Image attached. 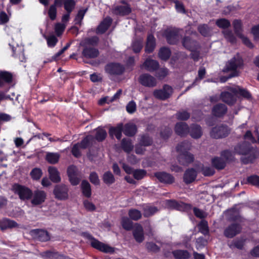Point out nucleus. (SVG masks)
<instances>
[{"label":"nucleus","mask_w":259,"mask_h":259,"mask_svg":"<svg viewBox=\"0 0 259 259\" xmlns=\"http://www.w3.org/2000/svg\"><path fill=\"white\" fill-rule=\"evenodd\" d=\"M234 152L238 155H247L240 158V161L244 164L253 163L257 157L256 150L249 142L246 141L238 143L234 148Z\"/></svg>","instance_id":"nucleus-1"},{"label":"nucleus","mask_w":259,"mask_h":259,"mask_svg":"<svg viewBox=\"0 0 259 259\" xmlns=\"http://www.w3.org/2000/svg\"><path fill=\"white\" fill-rule=\"evenodd\" d=\"M243 64L244 62L242 58L239 55H237L226 63L225 67L223 69V72L232 71V73L229 75V77L237 76L238 72L237 69L242 67Z\"/></svg>","instance_id":"nucleus-2"},{"label":"nucleus","mask_w":259,"mask_h":259,"mask_svg":"<svg viewBox=\"0 0 259 259\" xmlns=\"http://www.w3.org/2000/svg\"><path fill=\"white\" fill-rule=\"evenodd\" d=\"M82 235L85 238L91 240V246L101 252L104 253H113L114 252V248L109 245L105 244L93 237L90 233L84 232L82 233Z\"/></svg>","instance_id":"nucleus-3"},{"label":"nucleus","mask_w":259,"mask_h":259,"mask_svg":"<svg viewBox=\"0 0 259 259\" xmlns=\"http://www.w3.org/2000/svg\"><path fill=\"white\" fill-rule=\"evenodd\" d=\"M12 190L15 194L18 195L20 199L23 201L29 200L33 196V192L30 188L19 184H14Z\"/></svg>","instance_id":"nucleus-4"},{"label":"nucleus","mask_w":259,"mask_h":259,"mask_svg":"<svg viewBox=\"0 0 259 259\" xmlns=\"http://www.w3.org/2000/svg\"><path fill=\"white\" fill-rule=\"evenodd\" d=\"M230 133V129L226 124H220L213 127L210 131V137L215 139L227 137Z\"/></svg>","instance_id":"nucleus-5"},{"label":"nucleus","mask_w":259,"mask_h":259,"mask_svg":"<svg viewBox=\"0 0 259 259\" xmlns=\"http://www.w3.org/2000/svg\"><path fill=\"white\" fill-rule=\"evenodd\" d=\"M13 80L14 76L12 72L6 70H0V89L8 92L13 86Z\"/></svg>","instance_id":"nucleus-6"},{"label":"nucleus","mask_w":259,"mask_h":259,"mask_svg":"<svg viewBox=\"0 0 259 259\" xmlns=\"http://www.w3.org/2000/svg\"><path fill=\"white\" fill-rule=\"evenodd\" d=\"M180 29L176 27H169L165 29L163 36L167 44L170 45H177L179 39Z\"/></svg>","instance_id":"nucleus-7"},{"label":"nucleus","mask_w":259,"mask_h":259,"mask_svg":"<svg viewBox=\"0 0 259 259\" xmlns=\"http://www.w3.org/2000/svg\"><path fill=\"white\" fill-rule=\"evenodd\" d=\"M105 72L111 76L122 75L125 71L123 65L117 62H110L105 66Z\"/></svg>","instance_id":"nucleus-8"},{"label":"nucleus","mask_w":259,"mask_h":259,"mask_svg":"<svg viewBox=\"0 0 259 259\" xmlns=\"http://www.w3.org/2000/svg\"><path fill=\"white\" fill-rule=\"evenodd\" d=\"M173 93L172 87L168 84H164L161 89H156L153 92V96L157 99L165 101L170 97Z\"/></svg>","instance_id":"nucleus-9"},{"label":"nucleus","mask_w":259,"mask_h":259,"mask_svg":"<svg viewBox=\"0 0 259 259\" xmlns=\"http://www.w3.org/2000/svg\"><path fill=\"white\" fill-rule=\"evenodd\" d=\"M165 204L168 208L186 212L191 210L192 207L190 204L179 202L174 199L166 200Z\"/></svg>","instance_id":"nucleus-10"},{"label":"nucleus","mask_w":259,"mask_h":259,"mask_svg":"<svg viewBox=\"0 0 259 259\" xmlns=\"http://www.w3.org/2000/svg\"><path fill=\"white\" fill-rule=\"evenodd\" d=\"M242 229V225L240 224L232 223L224 229L223 234L227 238H233L240 234Z\"/></svg>","instance_id":"nucleus-11"},{"label":"nucleus","mask_w":259,"mask_h":259,"mask_svg":"<svg viewBox=\"0 0 259 259\" xmlns=\"http://www.w3.org/2000/svg\"><path fill=\"white\" fill-rule=\"evenodd\" d=\"M69 189L68 186L64 184H59L55 186L53 194L55 198L59 200H65L68 198Z\"/></svg>","instance_id":"nucleus-12"},{"label":"nucleus","mask_w":259,"mask_h":259,"mask_svg":"<svg viewBox=\"0 0 259 259\" xmlns=\"http://www.w3.org/2000/svg\"><path fill=\"white\" fill-rule=\"evenodd\" d=\"M139 82L143 86L154 88L157 85L156 79L149 73H143L138 78Z\"/></svg>","instance_id":"nucleus-13"},{"label":"nucleus","mask_w":259,"mask_h":259,"mask_svg":"<svg viewBox=\"0 0 259 259\" xmlns=\"http://www.w3.org/2000/svg\"><path fill=\"white\" fill-rule=\"evenodd\" d=\"M154 176L160 183L165 185L172 184L175 181V178L171 174L164 171L155 172Z\"/></svg>","instance_id":"nucleus-14"},{"label":"nucleus","mask_w":259,"mask_h":259,"mask_svg":"<svg viewBox=\"0 0 259 259\" xmlns=\"http://www.w3.org/2000/svg\"><path fill=\"white\" fill-rule=\"evenodd\" d=\"M31 204L37 206L42 204L47 199V193L43 190H36L33 193Z\"/></svg>","instance_id":"nucleus-15"},{"label":"nucleus","mask_w":259,"mask_h":259,"mask_svg":"<svg viewBox=\"0 0 259 259\" xmlns=\"http://www.w3.org/2000/svg\"><path fill=\"white\" fill-rule=\"evenodd\" d=\"M31 235L37 240L46 242L50 239L48 232L43 229H36L30 231Z\"/></svg>","instance_id":"nucleus-16"},{"label":"nucleus","mask_w":259,"mask_h":259,"mask_svg":"<svg viewBox=\"0 0 259 259\" xmlns=\"http://www.w3.org/2000/svg\"><path fill=\"white\" fill-rule=\"evenodd\" d=\"M83 47L82 51V56L87 59H94L99 55L98 49L84 45H81Z\"/></svg>","instance_id":"nucleus-17"},{"label":"nucleus","mask_w":259,"mask_h":259,"mask_svg":"<svg viewBox=\"0 0 259 259\" xmlns=\"http://www.w3.org/2000/svg\"><path fill=\"white\" fill-rule=\"evenodd\" d=\"M194 156L190 152L179 153L177 159L179 163L184 166H187L194 161Z\"/></svg>","instance_id":"nucleus-18"},{"label":"nucleus","mask_w":259,"mask_h":259,"mask_svg":"<svg viewBox=\"0 0 259 259\" xmlns=\"http://www.w3.org/2000/svg\"><path fill=\"white\" fill-rule=\"evenodd\" d=\"M197 176V172L194 168L187 169L183 175V182L187 185L195 181Z\"/></svg>","instance_id":"nucleus-19"},{"label":"nucleus","mask_w":259,"mask_h":259,"mask_svg":"<svg viewBox=\"0 0 259 259\" xmlns=\"http://www.w3.org/2000/svg\"><path fill=\"white\" fill-rule=\"evenodd\" d=\"M190 128L186 122H177L175 126V132L176 134L181 137H186L189 133Z\"/></svg>","instance_id":"nucleus-20"},{"label":"nucleus","mask_w":259,"mask_h":259,"mask_svg":"<svg viewBox=\"0 0 259 259\" xmlns=\"http://www.w3.org/2000/svg\"><path fill=\"white\" fill-rule=\"evenodd\" d=\"M113 20L110 16H107L100 22L96 29L98 34H103L106 32L112 24Z\"/></svg>","instance_id":"nucleus-21"},{"label":"nucleus","mask_w":259,"mask_h":259,"mask_svg":"<svg viewBox=\"0 0 259 259\" xmlns=\"http://www.w3.org/2000/svg\"><path fill=\"white\" fill-rule=\"evenodd\" d=\"M227 107L224 104L218 103L214 105L211 110V114L216 117H223L227 112Z\"/></svg>","instance_id":"nucleus-22"},{"label":"nucleus","mask_w":259,"mask_h":259,"mask_svg":"<svg viewBox=\"0 0 259 259\" xmlns=\"http://www.w3.org/2000/svg\"><path fill=\"white\" fill-rule=\"evenodd\" d=\"M182 43L183 47L189 51L193 49H198L200 48L198 41L193 39L189 36H184L182 40Z\"/></svg>","instance_id":"nucleus-23"},{"label":"nucleus","mask_w":259,"mask_h":259,"mask_svg":"<svg viewBox=\"0 0 259 259\" xmlns=\"http://www.w3.org/2000/svg\"><path fill=\"white\" fill-rule=\"evenodd\" d=\"M65 0H55L54 4L50 6L48 10V15L51 20H54L57 17V7H61Z\"/></svg>","instance_id":"nucleus-24"},{"label":"nucleus","mask_w":259,"mask_h":259,"mask_svg":"<svg viewBox=\"0 0 259 259\" xmlns=\"http://www.w3.org/2000/svg\"><path fill=\"white\" fill-rule=\"evenodd\" d=\"M144 68L149 71L153 72L157 70L159 68V62L151 58H147L143 64Z\"/></svg>","instance_id":"nucleus-25"},{"label":"nucleus","mask_w":259,"mask_h":259,"mask_svg":"<svg viewBox=\"0 0 259 259\" xmlns=\"http://www.w3.org/2000/svg\"><path fill=\"white\" fill-rule=\"evenodd\" d=\"M131 7L118 5L115 7L112 10L113 13L117 16H125L132 13Z\"/></svg>","instance_id":"nucleus-26"},{"label":"nucleus","mask_w":259,"mask_h":259,"mask_svg":"<svg viewBox=\"0 0 259 259\" xmlns=\"http://www.w3.org/2000/svg\"><path fill=\"white\" fill-rule=\"evenodd\" d=\"M123 130V124L118 123L116 126H111L109 130V134L111 138L115 136L116 138L119 140L122 137V132Z\"/></svg>","instance_id":"nucleus-27"},{"label":"nucleus","mask_w":259,"mask_h":259,"mask_svg":"<svg viewBox=\"0 0 259 259\" xmlns=\"http://www.w3.org/2000/svg\"><path fill=\"white\" fill-rule=\"evenodd\" d=\"M156 47V39L152 34H148L145 47V52L147 54L152 53Z\"/></svg>","instance_id":"nucleus-28"},{"label":"nucleus","mask_w":259,"mask_h":259,"mask_svg":"<svg viewBox=\"0 0 259 259\" xmlns=\"http://www.w3.org/2000/svg\"><path fill=\"white\" fill-rule=\"evenodd\" d=\"M137 125L133 123H127L123 125V134L129 137H134L137 133Z\"/></svg>","instance_id":"nucleus-29"},{"label":"nucleus","mask_w":259,"mask_h":259,"mask_svg":"<svg viewBox=\"0 0 259 259\" xmlns=\"http://www.w3.org/2000/svg\"><path fill=\"white\" fill-rule=\"evenodd\" d=\"M136 225L135 229L133 230V235L136 242L141 243L144 240L143 228L141 225L139 224Z\"/></svg>","instance_id":"nucleus-30"},{"label":"nucleus","mask_w":259,"mask_h":259,"mask_svg":"<svg viewBox=\"0 0 259 259\" xmlns=\"http://www.w3.org/2000/svg\"><path fill=\"white\" fill-rule=\"evenodd\" d=\"M189 133L191 137L194 139H199L202 135V128L200 125L197 124H193L191 125Z\"/></svg>","instance_id":"nucleus-31"},{"label":"nucleus","mask_w":259,"mask_h":259,"mask_svg":"<svg viewBox=\"0 0 259 259\" xmlns=\"http://www.w3.org/2000/svg\"><path fill=\"white\" fill-rule=\"evenodd\" d=\"M120 146L124 152L130 153L134 149L132 140L128 138H123L120 143Z\"/></svg>","instance_id":"nucleus-32"},{"label":"nucleus","mask_w":259,"mask_h":259,"mask_svg":"<svg viewBox=\"0 0 259 259\" xmlns=\"http://www.w3.org/2000/svg\"><path fill=\"white\" fill-rule=\"evenodd\" d=\"M221 96L222 101L229 105H233L236 102V98L235 95L228 92L222 93Z\"/></svg>","instance_id":"nucleus-33"},{"label":"nucleus","mask_w":259,"mask_h":259,"mask_svg":"<svg viewBox=\"0 0 259 259\" xmlns=\"http://www.w3.org/2000/svg\"><path fill=\"white\" fill-rule=\"evenodd\" d=\"M80 188L83 196L87 198H90L92 195L91 186L89 182L85 180L82 181Z\"/></svg>","instance_id":"nucleus-34"},{"label":"nucleus","mask_w":259,"mask_h":259,"mask_svg":"<svg viewBox=\"0 0 259 259\" xmlns=\"http://www.w3.org/2000/svg\"><path fill=\"white\" fill-rule=\"evenodd\" d=\"M49 178L54 183H59L61 181V178L57 169L55 167H49L48 168Z\"/></svg>","instance_id":"nucleus-35"},{"label":"nucleus","mask_w":259,"mask_h":259,"mask_svg":"<svg viewBox=\"0 0 259 259\" xmlns=\"http://www.w3.org/2000/svg\"><path fill=\"white\" fill-rule=\"evenodd\" d=\"M138 142L144 145V147H149L152 145L153 140L152 137L150 136L148 134H144L140 136Z\"/></svg>","instance_id":"nucleus-36"},{"label":"nucleus","mask_w":259,"mask_h":259,"mask_svg":"<svg viewBox=\"0 0 259 259\" xmlns=\"http://www.w3.org/2000/svg\"><path fill=\"white\" fill-rule=\"evenodd\" d=\"M172 254L176 259H189L191 257V254L187 250H175L172 251Z\"/></svg>","instance_id":"nucleus-37"},{"label":"nucleus","mask_w":259,"mask_h":259,"mask_svg":"<svg viewBox=\"0 0 259 259\" xmlns=\"http://www.w3.org/2000/svg\"><path fill=\"white\" fill-rule=\"evenodd\" d=\"M171 54V52L169 48L163 47L160 48L158 55L159 58L163 61H167L169 59Z\"/></svg>","instance_id":"nucleus-38"},{"label":"nucleus","mask_w":259,"mask_h":259,"mask_svg":"<svg viewBox=\"0 0 259 259\" xmlns=\"http://www.w3.org/2000/svg\"><path fill=\"white\" fill-rule=\"evenodd\" d=\"M191 147V144L188 141H184L179 144L176 147V150L179 153L189 152Z\"/></svg>","instance_id":"nucleus-39"},{"label":"nucleus","mask_w":259,"mask_h":259,"mask_svg":"<svg viewBox=\"0 0 259 259\" xmlns=\"http://www.w3.org/2000/svg\"><path fill=\"white\" fill-rule=\"evenodd\" d=\"M212 165L218 170L223 169L226 165V161L222 158L219 157H214L211 159Z\"/></svg>","instance_id":"nucleus-40"},{"label":"nucleus","mask_w":259,"mask_h":259,"mask_svg":"<svg viewBox=\"0 0 259 259\" xmlns=\"http://www.w3.org/2000/svg\"><path fill=\"white\" fill-rule=\"evenodd\" d=\"M102 179L104 183L107 185L110 186L115 182V179L114 175L110 171H107L103 175Z\"/></svg>","instance_id":"nucleus-41"},{"label":"nucleus","mask_w":259,"mask_h":259,"mask_svg":"<svg viewBox=\"0 0 259 259\" xmlns=\"http://www.w3.org/2000/svg\"><path fill=\"white\" fill-rule=\"evenodd\" d=\"M60 158V155L57 153L48 152L46 155V161L52 164L58 163Z\"/></svg>","instance_id":"nucleus-42"},{"label":"nucleus","mask_w":259,"mask_h":259,"mask_svg":"<svg viewBox=\"0 0 259 259\" xmlns=\"http://www.w3.org/2000/svg\"><path fill=\"white\" fill-rule=\"evenodd\" d=\"M199 172H201L205 177H210L213 176L215 173L213 168L210 166H205L202 164L199 167Z\"/></svg>","instance_id":"nucleus-43"},{"label":"nucleus","mask_w":259,"mask_h":259,"mask_svg":"<svg viewBox=\"0 0 259 259\" xmlns=\"http://www.w3.org/2000/svg\"><path fill=\"white\" fill-rule=\"evenodd\" d=\"M234 93L248 100L252 99L251 93L246 89L238 87V89L235 90Z\"/></svg>","instance_id":"nucleus-44"},{"label":"nucleus","mask_w":259,"mask_h":259,"mask_svg":"<svg viewBox=\"0 0 259 259\" xmlns=\"http://www.w3.org/2000/svg\"><path fill=\"white\" fill-rule=\"evenodd\" d=\"M121 224L122 228L126 231H131L133 228V222L130 218L122 217L121 220Z\"/></svg>","instance_id":"nucleus-45"},{"label":"nucleus","mask_w":259,"mask_h":259,"mask_svg":"<svg viewBox=\"0 0 259 259\" xmlns=\"http://www.w3.org/2000/svg\"><path fill=\"white\" fill-rule=\"evenodd\" d=\"M128 214L131 220L137 221L141 219L142 217L141 212L136 208H132L128 210Z\"/></svg>","instance_id":"nucleus-46"},{"label":"nucleus","mask_w":259,"mask_h":259,"mask_svg":"<svg viewBox=\"0 0 259 259\" xmlns=\"http://www.w3.org/2000/svg\"><path fill=\"white\" fill-rule=\"evenodd\" d=\"M93 141L94 137L93 136H87L79 143V147L81 149H85L92 144Z\"/></svg>","instance_id":"nucleus-47"},{"label":"nucleus","mask_w":259,"mask_h":259,"mask_svg":"<svg viewBox=\"0 0 259 259\" xmlns=\"http://www.w3.org/2000/svg\"><path fill=\"white\" fill-rule=\"evenodd\" d=\"M107 137V132L103 128L98 127L96 129V133L95 136V139L98 142L103 141Z\"/></svg>","instance_id":"nucleus-48"},{"label":"nucleus","mask_w":259,"mask_h":259,"mask_svg":"<svg viewBox=\"0 0 259 259\" xmlns=\"http://www.w3.org/2000/svg\"><path fill=\"white\" fill-rule=\"evenodd\" d=\"M172 133V131L170 127L169 126H165L161 129L159 135L161 139L164 140H166L170 137Z\"/></svg>","instance_id":"nucleus-49"},{"label":"nucleus","mask_w":259,"mask_h":259,"mask_svg":"<svg viewBox=\"0 0 259 259\" xmlns=\"http://www.w3.org/2000/svg\"><path fill=\"white\" fill-rule=\"evenodd\" d=\"M157 211V207L147 206L143 208V215L145 218H149L153 215Z\"/></svg>","instance_id":"nucleus-50"},{"label":"nucleus","mask_w":259,"mask_h":259,"mask_svg":"<svg viewBox=\"0 0 259 259\" xmlns=\"http://www.w3.org/2000/svg\"><path fill=\"white\" fill-rule=\"evenodd\" d=\"M233 28L237 36L242 35V23L240 20L235 19L233 22Z\"/></svg>","instance_id":"nucleus-51"},{"label":"nucleus","mask_w":259,"mask_h":259,"mask_svg":"<svg viewBox=\"0 0 259 259\" xmlns=\"http://www.w3.org/2000/svg\"><path fill=\"white\" fill-rule=\"evenodd\" d=\"M147 171L144 169H136L133 174L134 178L138 181L141 180L147 176Z\"/></svg>","instance_id":"nucleus-52"},{"label":"nucleus","mask_w":259,"mask_h":259,"mask_svg":"<svg viewBox=\"0 0 259 259\" xmlns=\"http://www.w3.org/2000/svg\"><path fill=\"white\" fill-rule=\"evenodd\" d=\"M198 228L200 232L204 235H207L209 233V228L208 226V222L204 220H201L199 223Z\"/></svg>","instance_id":"nucleus-53"},{"label":"nucleus","mask_w":259,"mask_h":259,"mask_svg":"<svg viewBox=\"0 0 259 259\" xmlns=\"http://www.w3.org/2000/svg\"><path fill=\"white\" fill-rule=\"evenodd\" d=\"M216 25L220 28L226 29L231 26L229 20L225 18L218 19L215 22Z\"/></svg>","instance_id":"nucleus-54"},{"label":"nucleus","mask_w":259,"mask_h":259,"mask_svg":"<svg viewBox=\"0 0 259 259\" xmlns=\"http://www.w3.org/2000/svg\"><path fill=\"white\" fill-rule=\"evenodd\" d=\"M99 41V37L97 36H94L91 37L85 38L84 42L80 44L81 45H84L85 46L91 45L93 46H97Z\"/></svg>","instance_id":"nucleus-55"},{"label":"nucleus","mask_w":259,"mask_h":259,"mask_svg":"<svg viewBox=\"0 0 259 259\" xmlns=\"http://www.w3.org/2000/svg\"><path fill=\"white\" fill-rule=\"evenodd\" d=\"M245 184L259 187V176L254 175L248 177Z\"/></svg>","instance_id":"nucleus-56"},{"label":"nucleus","mask_w":259,"mask_h":259,"mask_svg":"<svg viewBox=\"0 0 259 259\" xmlns=\"http://www.w3.org/2000/svg\"><path fill=\"white\" fill-rule=\"evenodd\" d=\"M42 175V172L41 169L37 167L33 168L30 173L32 179L36 181L39 180L41 177Z\"/></svg>","instance_id":"nucleus-57"},{"label":"nucleus","mask_w":259,"mask_h":259,"mask_svg":"<svg viewBox=\"0 0 259 259\" xmlns=\"http://www.w3.org/2000/svg\"><path fill=\"white\" fill-rule=\"evenodd\" d=\"M76 3L74 0H65L64 2V8L66 12L71 13L75 7Z\"/></svg>","instance_id":"nucleus-58"},{"label":"nucleus","mask_w":259,"mask_h":259,"mask_svg":"<svg viewBox=\"0 0 259 259\" xmlns=\"http://www.w3.org/2000/svg\"><path fill=\"white\" fill-rule=\"evenodd\" d=\"M197 30L198 32L204 37H207L209 35L210 30L207 24H200L198 26Z\"/></svg>","instance_id":"nucleus-59"},{"label":"nucleus","mask_w":259,"mask_h":259,"mask_svg":"<svg viewBox=\"0 0 259 259\" xmlns=\"http://www.w3.org/2000/svg\"><path fill=\"white\" fill-rule=\"evenodd\" d=\"M146 248L149 252L157 253L160 251V247L155 243L148 242L146 244Z\"/></svg>","instance_id":"nucleus-60"},{"label":"nucleus","mask_w":259,"mask_h":259,"mask_svg":"<svg viewBox=\"0 0 259 259\" xmlns=\"http://www.w3.org/2000/svg\"><path fill=\"white\" fill-rule=\"evenodd\" d=\"M229 220L233 223L240 224L244 221V219L239 213H231L229 215Z\"/></svg>","instance_id":"nucleus-61"},{"label":"nucleus","mask_w":259,"mask_h":259,"mask_svg":"<svg viewBox=\"0 0 259 259\" xmlns=\"http://www.w3.org/2000/svg\"><path fill=\"white\" fill-rule=\"evenodd\" d=\"M221 156L225 159V161H233L234 157L231 151L230 150H224L221 152Z\"/></svg>","instance_id":"nucleus-62"},{"label":"nucleus","mask_w":259,"mask_h":259,"mask_svg":"<svg viewBox=\"0 0 259 259\" xmlns=\"http://www.w3.org/2000/svg\"><path fill=\"white\" fill-rule=\"evenodd\" d=\"M168 2H172L175 4V9L179 13L185 14L186 13V10L184 5L182 2H179L178 0H167Z\"/></svg>","instance_id":"nucleus-63"},{"label":"nucleus","mask_w":259,"mask_h":259,"mask_svg":"<svg viewBox=\"0 0 259 259\" xmlns=\"http://www.w3.org/2000/svg\"><path fill=\"white\" fill-rule=\"evenodd\" d=\"M190 117V114L186 110L178 111L176 114V117L180 120H187Z\"/></svg>","instance_id":"nucleus-64"}]
</instances>
